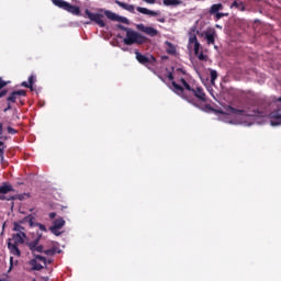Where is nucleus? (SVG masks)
<instances>
[{
    "label": "nucleus",
    "mask_w": 281,
    "mask_h": 281,
    "mask_svg": "<svg viewBox=\"0 0 281 281\" xmlns=\"http://www.w3.org/2000/svg\"><path fill=\"white\" fill-rule=\"evenodd\" d=\"M15 94H16V95H25V91H23V90H18V91H15Z\"/></svg>",
    "instance_id": "33"
},
{
    "label": "nucleus",
    "mask_w": 281,
    "mask_h": 281,
    "mask_svg": "<svg viewBox=\"0 0 281 281\" xmlns=\"http://www.w3.org/2000/svg\"><path fill=\"white\" fill-rule=\"evenodd\" d=\"M159 23H166V19L165 18H160L158 19Z\"/></svg>",
    "instance_id": "37"
},
{
    "label": "nucleus",
    "mask_w": 281,
    "mask_h": 281,
    "mask_svg": "<svg viewBox=\"0 0 281 281\" xmlns=\"http://www.w3.org/2000/svg\"><path fill=\"white\" fill-rule=\"evenodd\" d=\"M123 43L125 45H135V43L142 44L144 43V37H142V35H139L137 32L128 30Z\"/></svg>",
    "instance_id": "6"
},
{
    "label": "nucleus",
    "mask_w": 281,
    "mask_h": 281,
    "mask_svg": "<svg viewBox=\"0 0 281 281\" xmlns=\"http://www.w3.org/2000/svg\"><path fill=\"white\" fill-rule=\"evenodd\" d=\"M22 87H26V88H32V86H30V82H22Z\"/></svg>",
    "instance_id": "35"
},
{
    "label": "nucleus",
    "mask_w": 281,
    "mask_h": 281,
    "mask_svg": "<svg viewBox=\"0 0 281 281\" xmlns=\"http://www.w3.org/2000/svg\"><path fill=\"white\" fill-rule=\"evenodd\" d=\"M221 10H223V5L221 3L213 4L209 10V14L215 15L221 12Z\"/></svg>",
    "instance_id": "21"
},
{
    "label": "nucleus",
    "mask_w": 281,
    "mask_h": 281,
    "mask_svg": "<svg viewBox=\"0 0 281 281\" xmlns=\"http://www.w3.org/2000/svg\"><path fill=\"white\" fill-rule=\"evenodd\" d=\"M63 227H65V220L57 218V220H55L53 226L50 227V232L55 236H60L59 229H63Z\"/></svg>",
    "instance_id": "10"
},
{
    "label": "nucleus",
    "mask_w": 281,
    "mask_h": 281,
    "mask_svg": "<svg viewBox=\"0 0 281 281\" xmlns=\"http://www.w3.org/2000/svg\"><path fill=\"white\" fill-rule=\"evenodd\" d=\"M8 192H12V186L4 183L0 187V201H5V194H8Z\"/></svg>",
    "instance_id": "14"
},
{
    "label": "nucleus",
    "mask_w": 281,
    "mask_h": 281,
    "mask_svg": "<svg viewBox=\"0 0 281 281\" xmlns=\"http://www.w3.org/2000/svg\"><path fill=\"white\" fill-rule=\"evenodd\" d=\"M8 133H10L11 135H16V130L12 128V127H8L7 128Z\"/></svg>",
    "instance_id": "31"
},
{
    "label": "nucleus",
    "mask_w": 281,
    "mask_h": 281,
    "mask_svg": "<svg viewBox=\"0 0 281 281\" xmlns=\"http://www.w3.org/2000/svg\"><path fill=\"white\" fill-rule=\"evenodd\" d=\"M104 14L110 19V21H122V22L126 21L125 18H122L111 11H104Z\"/></svg>",
    "instance_id": "18"
},
{
    "label": "nucleus",
    "mask_w": 281,
    "mask_h": 281,
    "mask_svg": "<svg viewBox=\"0 0 281 281\" xmlns=\"http://www.w3.org/2000/svg\"><path fill=\"white\" fill-rule=\"evenodd\" d=\"M272 108L276 111L271 112L267 120H269L271 126H281V97L272 101Z\"/></svg>",
    "instance_id": "4"
},
{
    "label": "nucleus",
    "mask_w": 281,
    "mask_h": 281,
    "mask_svg": "<svg viewBox=\"0 0 281 281\" xmlns=\"http://www.w3.org/2000/svg\"><path fill=\"white\" fill-rule=\"evenodd\" d=\"M166 45H167L168 54H175L177 52V48H175V46H172V44L166 43Z\"/></svg>",
    "instance_id": "23"
},
{
    "label": "nucleus",
    "mask_w": 281,
    "mask_h": 281,
    "mask_svg": "<svg viewBox=\"0 0 281 281\" xmlns=\"http://www.w3.org/2000/svg\"><path fill=\"white\" fill-rule=\"evenodd\" d=\"M115 4L120 5V8H123V10H126L127 12H135V5L133 4L120 2L117 0L115 1Z\"/></svg>",
    "instance_id": "19"
},
{
    "label": "nucleus",
    "mask_w": 281,
    "mask_h": 281,
    "mask_svg": "<svg viewBox=\"0 0 281 281\" xmlns=\"http://www.w3.org/2000/svg\"><path fill=\"white\" fill-rule=\"evenodd\" d=\"M189 49H193L195 56H198V58L200 60H205V55H203V53L199 52V47H201V45L199 44V41L196 40V35L191 34L189 36V45H188Z\"/></svg>",
    "instance_id": "7"
},
{
    "label": "nucleus",
    "mask_w": 281,
    "mask_h": 281,
    "mask_svg": "<svg viewBox=\"0 0 281 281\" xmlns=\"http://www.w3.org/2000/svg\"><path fill=\"white\" fill-rule=\"evenodd\" d=\"M128 50V48H123V52H127Z\"/></svg>",
    "instance_id": "41"
},
{
    "label": "nucleus",
    "mask_w": 281,
    "mask_h": 281,
    "mask_svg": "<svg viewBox=\"0 0 281 281\" xmlns=\"http://www.w3.org/2000/svg\"><path fill=\"white\" fill-rule=\"evenodd\" d=\"M27 236L24 232L13 234L12 238L8 241V248L10 249L13 256H21V250H19V245H23Z\"/></svg>",
    "instance_id": "3"
},
{
    "label": "nucleus",
    "mask_w": 281,
    "mask_h": 281,
    "mask_svg": "<svg viewBox=\"0 0 281 281\" xmlns=\"http://www.w3.org/2000/svg\"><path fill=\"white\" fill-rule=\"evenodd\" d=\"M261 117H267V114L256 109V106L245 110L228 109V113L222 114V120L228 124H241V126H251V124H262Z\"/></svg>",
    "instance_id": "1"
},
{
    "label": "nucleus",
    "mask_w": 281,
    "mask_h": 281,
    "mask_svg": "<svg viewBox=\"0 0 281 281\" xmlns=\"http://www.w3.org/2000/svg\"><path fill=\"white\" fill-rule=\"evenodd\" d=\"M211 82L212 85H214V81L216 80V78H218V74L216 72V70H211Z\"/></svg>",
    "instance_id": "24"
},
{
    "label": "nucleus",
    "mask_w": 281,
    "mask_h": 281,
    "mask_svg": "<svg viewBox=\"0 0 281 281\" xmlns=\"http://www.w3.org/2000/svg\"><path fill=\"white\" fill-rule=\"evenodd\" d=\"M205 38H206V43L207 45H214V38H216V32L215 31H206L204 34Z\"/></svg>",
    "instance_id": "17"
},
{
    "label": "nucleus",
    "mask_w": 281,
    "mask_h": 281,
    "mask_svg": "<svg viewBox=\"0 0 281 281\" xmlns=\"http://www.w3.org/2000/svg\"><path fill=\"white\" fill-rule=\"evenodd\" d=\"M135 54H136V59H137L138 63H140L142 65H146V63H153V60H155V57L148 58V57H146V56L139 54V52H137V50L135 52Z\"/></svg>",
    "instance_id": "16"
},
{
    "label": "nucleus",
    "mask_w": 281,
    "mask_h": 281,
    "mask_svg": "<svg viewBox=\"0 0 281 281\" xmlns=\"http://www.w3.org/2000/svg\"><path fill=\"white\" fill-rule=\"evenodd\" d=\"M137 30L140 32H144V34H147V36H157L159 34V31H157L155 27L146 26L144 24H137Z\"/></svg>",
    "instance_id": "11"
},
{
    "label": "nucleus",
    "mask_w": 281,
    "mask_h": 281,
    "mask_svg": "<svg viewBox=\"0 0 281 281\" xmlns=\"http://www.w3.org/2000/svg\"><path fill=\"white\" fill-rule=\"evenodd\" d=\"M13 229L14 232H18V234H21V232H24V227H23V224H21V222H14L13 223Z\"/></svg>",
    "instance_id": "22"
},
{
    "label": "nucleus",
    "mask_w": 281,
    "mask_h": 281,
    "mask_svg": "<svg viewBox=\"0 0 281 281\" xmlns=\"http://www.w3.org/2000/svg\"><path fill=\"white\" fill-rule=\"evenodd\" d=\"M35 227H38V229H41V232H46L45 225H43V224H38L35 222Z\"/></svg>",
    "instance_id": "29"
},
{
    "label": "nucleus",
    "mask_w": 281,
    "mask_h": 281,
    "mask_svg": "<svg viewBox=\"0 0 281 281\" xmlns=\"http://www.w3.org/2000/svg\"><path fill=\"white\" fill-rule=\"evenodd\" d=\"M29 85L32 87V85H34V76H31L29 78Z\"/></svg>",
    "instance_id": "32"
},
{
    "label": "nucleus",
    "mask_w": 281,
    "mask_h": 281,
    "mask_svg": "<svg viewBox=\"0 0 281 281\" xmlns=\"http://www.w3.org/2000/svg\"><path fill=\"white\" fill-rule=\"evenodd\" d=\"M162 3L168 8H177V5H181V0H162Z\"/></svg>",
    "instance_id": "20"
},
{
    "label": "nucleus",
    "mask_w": 281,
    "mask_h": 281,
    "mask_svg": "<svg viewBox=\"0 0 281 281\" xmlns=\"http://www.w3.org/2000/svg\"><path fill=\"white\" fill-rule=\"evenodd\" d=\"M10 265H11V267H12V265H14V258H10Z\"/></svg>",
    "instance_id": "40"
},
{
    "label": "nucleus",
    "mask_w": 281,
    "mask_h": 281,
    "mask_svg": "<svg viewBox=\"0 0 281 281\" xmlns=\"http://www.w3.org/2000/svg\"><path fill=\"white\" fill-rule=\"evenodd\" d=\"M231 8H237V10H245L243 2H234Z\"/></svg>",
    "instance_id": "25"
},
{
    "label": "nucleus",
    "mask_w": 281,
    "mask_h": 281,
    "mask_svg": "<svg viewBox=\"0 0 281 281\" xmlns=\"http://www.w3.org/2000/svg\"><path fill=\"white\" fill-rule=\"evenodd\" d=\"M29 247L34 256V258L36 256H38V254H43V246L38 245V240L32 241L29 244Z\"/></svg>",
    "instance_id": "12"
},
{
    "label": "nucleus",
    "mask_w": 281,
    "mask_h": 281,
    "mask_svg": "<svg viewBox=\"0 0 281 281\" xmlns=\"http://www.w3.org/2000/svg\"><path fill=\"white\" fill-rule=\"evenodd\" d=\"M0 135H3V124L0 123Z\"/></svg>",
    "instance_id": "36"
},
{
    "label": "nucleus",
    "mask_w": 281,
    "mask_h": 281,
    "mask_svg": "<svg viewBox=\"0 0 281 281\" xmlns=\"http://www.w3.org/2000/svg\"><path fill=\"white\" fill-rule=\"evenodd\" d=\"M157 0H145V3H149L150 5H153L154 3H156Z\"/></svg>",
    "instance_id": "34"
},
{
    "label": "nucleus",
    "mask_w": 281,
    "mask_h": 281,
    "mask_svg": "<svg viewBox=\"0 0 281 281\" xmlns=\"http://www.w3.org/2000/svg\"><path fill=\"white\" fill-rule=\"evenodd\" d=\"M5 85H8V82L0 79V89H3V87H5ZM5 93H7L5 91H1L0 98H3V95H5Z\"/></svg>",
    "instance_id": "26"
},
{
    "label": "nucleus",
    "mask_w": 281,
    "mask_h": 281,
    "mask_svg": "<svg viewBox=\"0 0 281 281\" xmlns=\"http://www.w3.org/2000/svg\"><path fill=\"white\" fill-rule=\"evenodd\" d=\"M32 269L41 271L44 267H47V259L41 255H35L34 259L30 261Z\"/></svg>",
    "instance_id": "8"
},
{
    "label": "nucleus",
    "mask_w": 281,
    "mask_h": 281,
    "mask_svg": "<svg viewBox=\"0 0 281 281\" xmlns=\"http://www.w3.org/2000/svg\"><path fill=\"white\" fill-rule=\"evenodd\" d=\"M216 27H221V25L217 24Z\"/></svg>",
    "instance_id": "42"
},
{
    "label": "nucleus",
    "mask_w": 281,
    "mask_h": 281,
    "mask_svg": "<svg viewBox=\"0 0 281 281\" xmlns=\"http://www.w3.org/2000/svg\"><path fill=\"white\" fill-rule=\"evenodd\" d=\"M183 70L177 69L173 70V72H169L167 75V78L171 80V89L177 93L178 95H181V98H184L188 100V97H186V93H189L190 95H195L198 100L205 101V92H203L202 88H191L188 82H186V79H183Z\"/></svg>",
    "instance_id": "2"
},
{
    "label": "nucleus",
    "mask_w": 281,
    "mask_h": 281,
    "mask_svg": "<svg viewBox=\"0 0 281 281\" xmlns=\"http://www.w3.org/2000/svg\"><path fill=\"white\" fill-rule=\"evenodd\" d=\"M3 148H5V146H3V142H0V157H1V159H3Z\"/></svg>",
    "instance_id": "30"
},
{
    "label": "nucleus",
    "mask_w": 281,
    "mask_h": 281,
    "mask_svg": "<svg viewBox=\"0 0 281 281\" xmlns=\"http://www.w3.org/2000/svg\"><path fill=\"white\" fill-rule=\"evenodd\" d=\"M49 217H50V218H55V217H56V213H50V214H49Z\"/></svg>",
    "instance_id": "38"
},
{
    "label": "nucleus",
    "mask_w": 281,
    "mask_h": 281,
    "mask_svg": "<svg viewBox=\"0 0 281 281\" xmlns=\"http://www.w3.org/2000/svg\"><path fill=\"white\" fill-rule=\"evenodd\" d=\"M136 10L140 14H146L147 16H159V14H160L159 11H153V10H149V9L143 8V7H137Z\"/></svg>",
    "instance_id": "13"
},
{
    "label": "nucleus",
    "mask_w": 281,
    "mask_h": 281,
    "mask_svg": "<svg viewBox=\"0 0 281 281\" xmlns=\"http://www.w3.org/2000/svg\"><path fill=\"white\" fill-rule=\"evenodd\" d=\"M279 2L281 3V0H279Z\"/></svg>",
    "instance_id": "43"
},
{
    "label": "nucleus",
    "mask_w": 281,
    "mask_h": 281,
    "mask_svg": "<svg viewBox=\"0 0 281 281\" xmlns=\"http://www.w3.org/2000/svg\"><path fill=\"white\" fill-rule=\"evenodd\" d=\"M86 15L88 19H90V21H93L94 23H97V25H99L100 27H104V15L100 14V13H93L89 10H86Z\"/></svg>",
    "instance_id": "9"
},
{
    "label": "nucleus",
    "mask_w": 281,
    "mask_h": 281,
    "mask_svg": "<svg viewBox=\"0 0 281 281\" xmlns=\"http://www.w3.org/2000/svg\"><path fill=\"white\" fill-rule=\"evenodd\" d=\"M16 92H12V94L8 98V101L9 102H16Z\"/></svg>",
    "instance_id": "27"
},
{
    "label": "nucleus",
    "mask_w": 281,
    "mask_h": 281,
    "mask_svg": "<svg viewBox=\"0 0 281 281\" xmlns=\"http://www.w3.org/2000/svg\"><path fill=\"white\" fill-rule=\"evenodd\" d=\"M20 223L22 225H25V223H27L30 225V227H36V218L34 217V215H29V216L20 220Z\"/></svg>",
    "instance_id": "15"
},
{
    "label": "nucleus",
    "mask_w": 281,
    "mask_h": 281,
    "mask_svg": "<svg viewBox=\"0 0 281 281\" xmlns=\"http://www.w3.org/2000/svg\"><path fill=\"white\" fill-rule=\"evenodd\" d=\"M53 4L57 8H60L61 10H66V12H69L70 14H74L75 16L80 15V8L70 4L69 2L65 0H52Z\"/></svg>",
    "instance_id": "5"
},
{
    "label": "nucleus",
    "mask_w": 281,
    "mask_h": 281,
    "mask_svg": "<svg viewBox=\"0 0 281 281\" xmlns=\"http://www.w3.org/2000/svg\"><path fill=\"white\" fill-rule=\"evenodd\" d=\"M45 254L52 255V254H54V250H46Z\"/></svg>",
    "instance_id": "39"
},
{
    "label": "nucleus",
    "mask_w": 281,
    "mask_h": 281,
    "mask_svg": "<svg viewBox=\"0 0 281 281\" xmlns=\"http://www.w3.org/2000/svg\"><path fill=\"white\" fill-rule=\"evenodd\" d=\"M223 16H227V14L221 13V12L215 13V19H216V21L223 19Z\"/></svg>",
    "instance_id": "28"
}]
</instances>
